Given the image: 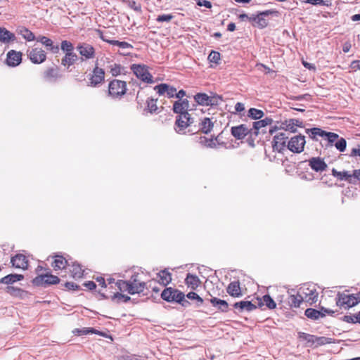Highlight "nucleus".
I'll return each instance as SVG.
<instances>
[{"instance_id": "37", "label": "nucleus", "mask_w": 360, "mask_h": 360, "mask_svg": "<svg viewBox=\"0 0 360 360\" xmlns=\"http://www.w3.org/2000/svg\"><path fill=\"white\" fill-rule=\"evenodd\" d=\"M258 300V305L262 307L266 305L269 309H273L276 307V304L271 297L269 295H264L261 299Z\"/></svg>"}, {"instance_id": "34", "label": "nucleus", "mask_w": 360, "mask_h": 360, "mask_svg": "<svg viewBox=\"0 0 360 360\" xmlns=\"http://www.w3.org/2000/svg\"><path fill=\"white\" fill-rule=\"evenodd\" d=\"M15 40V36L5 27H0V41L7 44Z\"/></svg>"}, {"instance_id": "31", "label": "nucleus", "mask_w": 360, "mask_h": 360, "mask_svg": "<svg viewBox=\"0 0 360 360\" xmlns=\"http://www.w3.org/2000/svg\"><path fill=\"white\" fill-rule=\"evenodd\" d=\"M176 89L167 84H159V95H166L168 98H173Z\"/></svg>"}, {"instance_id": "11", "label": "nucleus", "mask_w": 360, "mask_h": 360, "mask_svg": "<svg viewBox=\"0 0 360 360\" xmlns=\"http://www.w3.org/2000/svg\"><path fill=\"white\" fill-rule=\"evenodd\" d=\"M194 100L200 105L214 106L219 105L221 98L219 96H210L205 93H198L194 96Z\"/></svg>"}, {"instance_id": "23", "label": "nucleus", "mask_w": 360, "mask_h": 360, "mask_svg": "<svg viewBox=\"0 0 360 360\" xmlns=\"http://www.w3.org/2000/svg\"><path fill=\"white\" fill-rule=\"evenodd\" d=\"M44 78L48 82L56 81L61 77L60 70L58 67H50L48 68L44 72Z\"/></svg>"}, {"instance_id": "63", "label": "nucleus", "mask_w": 360, "mask_h": 360, "mask_svg": "<svg viewBox=\"0 0 360 360\" xmlns=\"http://www.w3.org/2000/svg\"><path fill=\"white\" fill-rule=\"evenodd\" d=\"M84 285L89 290H94L96 287V285L94 281H87L84 283Z\"/></svg>"}, {"instance_id": "53", "label": "nucleus", "mask_w": 360, "mask_h": 360, "mask_svg": "<svg viewBox=\"0 0 360 360\" xmlns=\"http://www.w3.org/2000/svg\"><path fill=\"white\" fill-rule=\"evenodd\" d=\"M186 297L190 300H196L199 304H202L203 303V300L201 298L197 293L194 292H190L186 295Z\"/></svg>"}, {"instance_id": "58", "label": "nucleus", "mask_w": 360, "mask_h": 360, "mask_svg": "<svg viewBox=\"0 0 360 360\" xmlns=\"http://www.w3.org/2000/svg\"><path fill=\"white\" fill-rule=\"evenodd\" d=\"M174 16L172 14H164L159 15V22H169Z\"/></svg>"}, {"instance_id": "26", "label": "nucleus", "mask_w": 360, "mask_h": 360, "mask_svg": "<svg viewBox=\"0 0 360 360\" xmlns=\"http://www.w3.org/2000/svg\"><path fill=\"white\" fill-rule=\"evenodd\" d=\"M105 61L108 63L107 68L113 77H117L122 74L124 68L120 64L110 60L109 58H106Z\"/></svg>"}, {"instance_id": "48", "label": "nucleus", "mask_w": 360, "mask_h": 360, "mask_svg": "<svg viewBox=\"0 0 360 360\" xmlns=\"http://www.w3.org/2000/svg\"><path fill=\"white\" fill-rule=\"evenodd\" d=\"M264 112L261 110L252 108L248 110V117L253 120H259L264 116Z\"/></svg>"}, {"instance_id": "28", "label": "nucleus", "mask_w": 360, "mask_h": 360, "mask_svg": "<svg viewBox=\"0 0 360 360\" xmlns=\"http://www.w3.org/2000/svg\"><path fill=\"white\" fill-rule=\"evenodd\" d=\"M185 283L188 288L196 290L200 285L201 281L198 276L189 273L185 278Z\"/></svg>"}, {"instance_id": "15", "label": "nucleus", "mask_w": 360, "mask_h": 360, "mask_svg": "<svg viewBox=\"0 0 360 360\" xmlns=\"http://www.w3.org/2000/svg\"><path fill=\"white\" fill-rule=\"evenodd\" d=\"M27 56L32 63L41 64L46 59L45 51L41 48H33L27 51Z\"/></svg>"}, {"instance_id": "8", "label": "nucleus", "mask_w": 360, "mask_h": 360, "mask_svg": "<svg viewBox=\"0 0 360 360\" xmlns=\"http://www.w3.org/2000/svg\"><path fill=\"white\" fill-rule=\"evenodd\" d=\"M131 70L136 77L141 79L143 82L147 84H152L154 82L153 77L150 73L148 68L146 65L133 64L131 66Z\"/></svg>"}, {"instance_id": "42", "label": "nucleus", "mask_w": 360, "mask_h": 360, "mask_svg": "<svg viewBox=\"0 0 360 360\" xmlns=\"http://www.w3.org/2000/svg\"><path fill=\"white\" fill-rule=\"evenodd\" d=\"M18 33L28 41H32L35 39V36L34 33L25 27H19L18 29Z\"/></svg>"}, {"instance_id": "21", "label": "nucleus", "mask_w": 360, "mask_h": 360, "mask_svg": "<svg viewBox=\"0 0 360 360\" xmlns=\"http://www.w3.org/2000/svg\"><path fill=\"white\" fill-rule=\"evenodd\" d=\"M231 134L237 139H244L249 133L251 129L246 127L245 124H240L238 126L231 127Z\"/></svg>"}, {"instance_id": "4", "label": "nucleus", "mask_w": 360, "mask_h": 360, "mask_svg": "<svg viewBox=\"0 0 360 360\" xmlns=\"http://www.w3.org/2000/svg\"><path fill=\"white\" fill-rule=\"evenodd\" d=\"M161 297L169 302H176L186 307L190 305V302L185 299V294L173 288H166L161 293Z\"/></svg>"}, {"instance_id": "7", "label": "nucleus", "mask_w": 360, "mask_h": 360, "mask_svg": "<svg viewBox=\"0 0 360 360\" xmlns=\"http://www.w3.org/2000/svg\"><path fill=\"white\" fill-rule=\"evenodd\" d=\"M105 70L98 66V63H95L94 67L88 75V86L91 87H97L105 82Z\"/></svg>"}, {"instance_id": "36", "label": "nucleus", "mask_w": 360, "mask_h": 360, "mask_svg": "<svg viewBox=\"0 0 360 360\" xmlns=\"http://www.w3.org/2000/svg\"><path fill=\"white\" fill-rule=\"evenodd\" d=\"M210 302L213 307H217L219 310L223 312H226L229 309V304L226 301L220 300L217 297H212L210 299Z\"/></svg>"}, {"instance_id": "62", "label": "nucleus", "mask_w": 360, "mask_h": 360, "mask_svg": "<svg viewBox=\"0 0 360 360\" xmlns=\"http://www.w3.org/2000/svg\"><path fill=\"white\" fill-rule=\"evenodd\" d=\"M350 66L352 69H353L355 71L358 70H360V60L352 61Z\"/></svg>"}, {"instance_id": "45", "label": "nucleus", "mask_w": 360, "mask_h": 360, "mask_svg": "<svg viewBox=\"0 0 360 360\" xmlns=\"http://www.w3.org/2000/svg\"><path fill=\"white\" fill-rule=\"evenodd\" d=\"M306 131L313 140H317L316 138V136L323 138L324 134H326V131L317 127L307 129Z\"/></svg>"}, {"instance_id": "49", "label": "nucleus", "mask_w": 360, "mask_h": 360, "mask_svg": "<svg viewBox=\"0 0 360 360\" xmlns=\"http://www.w3.org/2000/svg\"><path fill=\"white\" fill-rule=\"evenodd\" d=\"M60 49L65 53L74 52V46L72 43L68 40H63L61 41Z\"/></svg>"}, {"instance_id": "6", "label": "nucleus", "mask_w": 360, "mask_h": 360, "mask_svg": "<svg viewBox=\"0 0 360 360\" xmlns=\"http://www.w3.org/2000/svg\"><path fill=\"white\" fill-rule=\"evenodd\" d=\"M127 82L114 79L108 84V94L112 98H120L127 92Z\"/></svg>"}, {"instance_id": "32", "label": "nucleus", "mask_w": 360, "mask_h": 360, "mask_svg": "<svg viewBox=\"0 0 360 360\" xmlns=\"http://www.w3.org/2000/svg\"><path fill=\"white\" fill-rule=\"evenodd\" d=\"M72 333L75 335H78V336L84 335L91 333V334H97V335H99L103 337H107V335L103 332L98 331L93 328H83L82 329L75 328V330H73Z\"/></svg>"}, {"instance_id": "9", "label": "nucleus", "mask_w": 360, "mask_h": 360, "mask_svg": "<svg viewBox=\"0 0 360 360\" xmlns=\"http://www.w3.org/2000/svg\"><path fill=\"white\" fill-rule=\"evenodd\" d=\"M304 302L312 304L318 300L319 292L313 285L304 284L299 288Z\"/></svg>"}, {"instance_id": "16", "label": "nucleus", "mask_w": 360, "mask_h": 360, "mask_svg": "<svg viewBox=\"0 0 360 360\" xmlns=\"http://www.w3.org/2000/svg\"><path fill=\"white\" fill-rule=\"evenodd\" d=\"M287 139L288 137L285 136L284 133H279L278 134L274 136L272 141V147L274 151L282 153L283 150H285V148L287 147Z\"/></svg>"}, {"instance_id": "3", "label": "nucleus", "mask_w": 360, "mask_h": 360, "mask_svg": "<svg viewBox=\"0 0 360 360\" xmlns=\"http://www.w3.org/2000/svg\"><path fill=\"white\" fill-rule=\"evenodd\" d=\"M116 285L120 291L134 295L142 292L145 289L146 283L141 280L140 274H136L127 281L119 280L116 282Z\"/></svg>"}, {"instance_id": "47", "label": "nucleus", "mask_w": 360, "mask_h": 360, "mask_svg": "<svg viewBox=\"0 0 360 360\" xmlns=\"http://www.w3.org/2000/svg\"><path fill=\"white\" fill-rule=\"evenodd\" d=\"M146 103H147V106L144 110L145 112H150L151 114L155 112L156 111V110L158 109L157 100L153 99V98H148L147 100Z\"/></svg>"}, {"instance_id": "46", "label": "nucleus", "mask_w": 360, "mask_h": 360, "mask_svg": "<svg viewBox=\"0 0 360 360\" xmlns=\"http://www.w3.org/2000/svg\"><path fill=\"white\" fill-rule=\"evenodd\" d=\"M298 338L301 340H305L308 342L314 343L315 341H320L324 339V338H316L314 335L305 333L303 332H300L298 333Z\"/></svg>"}, {"instance_id": "27", "label": "nucleus", "mask_w": 360, "mask_h": 360, "mask_svg": "<svg viewBox=\"0 0 360 360\" xmlns=\"http://www.w3.org/2000/svg\"><path fill=\"white\" fill-rule=\"evenodd\" d=\"M37 40L44 44L47 50L51 51L53 53H58L59 52V46L58 45H54L53 41L45 37V36H39Z\"/></svg>"}, {"instance_id": "64", "label": "nucleus", "mask_w": 360, "mask_h": 360, "mask_svg": "<svg viewBox=\"0 0 360 360\" xmlns=\"http://www.w3.org/2000/svg\"><path fill=\"white\" fill-rule=\"evenodd\" d=\"M354 317H356V314L350 315V316H345V320L349 323H357V321H356V319Z\"/></svg>"}, {"instance_id": "24", "label": "nucleus", "mask_w": 360, "mask_h": 360, "mask_svg": "<svg viewBox=\"0 0 360 360\" xmlns=\"http://www.w3.org/2000/svg\"><path fill=\"white\" fill-rule=\"evenodd\" d=\"M200 142L207 148H216L221 146H224L225 143L221 141V134L212 139H207L204 137L201 139Z\"/></svg>"}, {"instance_id": "39", "label": "nucleus", "mask_w": 360, "mask_h": 360, "mask_svg": "<svg viewBox=\"0 0 360 360\" xmlns=\"http://www.w3.org/2000/svg\"><path fill=\"white\" fill-rule=\"evenodd\" d=\"M273 122V120L271 118L266 117L264 120H261L259 121L254 122L252 124L253 129H255L254 134L257 135L258 131L266 127L267 125L271 124Z\"/></svg>"}, {"instance_id": "55", "label": "nucleus", "mask_w": 360, "mask_h": 360, "mask_svg": "<svg viewBox=\"0 0 360 360\" xmlns=\"http://www.w3.org/2000/svg\"><path fill=\"white\" fill-rule=\"evenodd\" d=\"M128 6L136 11H141V10L140 4L136 3L135 1H128Z\"/></svg>"}, {"instance_id": "29", "label": "nucleus", "mask_w": 360, "mask_h": 360, "mask_svg": "<svg viewBox=\"0 0 360 360\" xmlns=\"http://www.w3.org/2000/svg\"><path fill=\"white\" fill-rule=\"evenodd\" d=\"M77 59L78 57L75 52L65 53L61 59V65L68 69L76 63Z\"/></svg>"}, {"instance_id": "1", "label": "nucleus", "mask_w": 360, "mask_h": 360, "mask_svg": "<svg viewBox=\"0 0 360 360\" xmlns=\"http://www.w3.org/2000/svg\"><path fill=\"white\" fill-rule=\"evenodd\" d=\"M173 111L177 116L175 121V130L179 134H186V130L195 122L193 108H190L187 99L178 100L173 104Z\"/></svg>"}, {"instance_id": "17", "label": "nucleus", "mask_w": 360, "mask_h": 360, "mask_svg": "<svg viewBox=\"0 0 360 360\" xmlns=\"http://www.w3.org/2000/svg\"><path fill=\"white\" fill-rule=\"evenodd\" d=\"M5 291L11 297L19 300L27 299L30 295V293L28 291L12 285H8L6 288Z\"/></svg>"}, {"instance_id": "50", "label": "nucleus", "mask_w": 360, "mask_h": 360, "mask_svg": "<svg viewBox=\"0 0 360 360\" xmlns=\"http://www.w3.org/2000/svg\"><path fill=\"white\" fill-rule=\"evenodd\" d=\"M326 140H327L328 145L332 146L333 143L337 141L339 138V135L334 132H328L326 131V134H324V137Z\"/></svg>"}, {"instance_id": "20", "label": "nucleus", "mask_w": 360, "mask_h": 360, "mask_svg": "<svg viewBox=\"0 0 360 360\" xmlns=\"http://www.w3.org/2000/svg\"><path fill=\"white\" fill-rule=\"evenodd\" d=\"M309 166L316 172H322L326 170L328 165L320 157L311 158L309 160Z\"/></svg>"}, {"instance_id": "10", "label": "nucleus", "mask_w": 360, "mask_h": 360, "mask_svg": "<svg viewBox=\"0 0 360 360\" xmlns=\"http://www.w3.org/2000/svg\"><path fill=\"white\" fill-rule=\"evenodd\" d=\"M60 278L51 273L41 274L32 280L33 285L36 286H46L49 285L58 284Z\"/></svg>"}, {"instance_id": "22", "label": "nucleus", "mask_w": 360, "mask_h": 360, "mask_svg": "<svg viewBox=\"0 0 360 360\" xmlns=\"http://www.w3.org/2000/svg\"><path fill=\"white\" fill-rule=\"evenodd\" d=\"M68 265V262L63 255H56L53 256L51 266L54 271H57L59 270H63L65 269Z\"/></svg>"}, {"instance_id": "40", "label": "nucleus", "mask_w": 360, "mask_h": 360, "mask_svg": "<svg viewBox=\"0 0 360 360\" xmlns=\"http://www.w3.org/2000/svg\"><path fill=\"white\" fill-rule=\"evenodd\" d=\"M172 281V274L167 269L162 270L159 272V284L167 285Z\"/></svg>"}, {"instance_id": "30", "label": "nucleus", "mask_w": 360, "mask_h": 360, "mask_svg": "<svg viewBox=\"0 0 360 360\" xmlns=\"http://www.w3.org/2000/svg\"><path fill=\"white\" fill-rule=\"evenodd\" d=\"M233 307L238 309L240 312L243 311H251L257 309V306L250 301H240L236 302Z\"/></svg>"}, {"instance_id": "52", "label": "nucleus", "mask_w": 360, "mask_h": 360, "mask_svg": "<svg viewBox=\"0 0 360 360\" xmlns=\"http://www.w3.org/2000/svg\"><path fill=\"white\" fill-rule=\"evenodd\" d=\"M109 44L113 46H117L122 49H132L133 46L131 44H129L126 41H120L117 40H114L109 41Z\"/></svg>"}, {"instance_id": "61", "label": "nucleus", "mask_w": 360, "mask_h": 360, "mask_svg": "<svg viewBox=\"0 0 360 360\" xmlns=\"http://www.w3.org/2000/svg\"><path fill=\"white\" fill-rule=\"evenodd\" d=\"M350 155L352 157H360V145H358L356 148H354L352 149Z\"/></svg>"}, {"instance_id": "13", "label": "nucleus", "mask_w": 360, "mask_h": 360, "mask_svg": "<svg viewBox=\"0 0 360 360\" xmlns=\"http://www.w3.org/2000/svg\"><path fill=\"white\" fill-rule=\"evenodd\" d=\"M77 50L81 56L82 60H91L96 56V50L94 47L85 42L79 43L77 46Z\"/></svg>"}, {"instance_id": "19", "label": "nucleus", "mask_w": 360, "mask_h": 360, "mask_svg": "<svg viewBox=\"0 0 360 360\" xmlns=\"http://www.w3.org/2000/svg\"><path fill=\"white\" fill-rule=\"evenodd\" d=\"M22 62V53L11 50L7 53L6 63L10 67H16Z\"/></svg>"}, {"instance_id": "44", "label": "nucleus", "mask_w": 360, "mask_h": 360, "mask_svg": "<svg viewBox=\"0 0 360 360\" xmlns=\"http://www.w3.org/2000/svg\"><path fill=\"white\" fill-rule=\"evenodd\" d=\"M210 64V68H214L219 64L221 60V55L219 52L212 51L207 58Z\"/></svg>"}, {"instance_id": "51", "label": "nucleus", "mask_w": 360, "mask_h": 360, "mask_svg": "<svg viewBox=\"0 0 360 360\" xmlns=\"http://www.w3.org/2000/svg\"><path fill=\"white\" fill-rule=\"evenodd\" d=\"M335 146L340 152H344L347 147V141L342 137L338 138L335 143Z\"/></svg>"}, {"instance_id": "59", "label": "nucleus", "mask_w": 360, "mask_h": 360, "mask_svg": "<svg viewBox=\"0 0 360 360\" xmlns=\"http://www.w3.org/2000/svg\"><path fill=\"white\" fill-rule=\"evenodd\" d=\"M65 287L67 290H76L79 288V286L73 282H66L65 283Z\"/></svg>"}, {"instance_id": "33", "label": "nucleus", "mask_w": 360, "mask_h": 360, "mask_svg": "<svg viewBox=\"0 0 360 360\" xmlns=\"http://www.w3.org/2000/svg\"><path fill=\"white\" fill-rule=\"evenodd\" d=\"M24 279V276L22 274H8L0 279V283L9 285L17 281H20Z\"/></svg>"}, {"instance_id": "18", "label": "nucleus", "mask_w": 360, "mask_h": 360, "mask_svg": "<svg viewBox=\"0 0 360 360\" xmlns=\"http://www.w3.org/2000/svg\"><path fill=\"white\" fill-rule=\"evenodd\" d=\"M12 266L16 269H21L25 270L28 268L29 260L27 257L23 254H16L11 259Z\"/></svg>"}, {"instance_id": "60", "label": "nucleus", "mask_w": 360, "mask_h": 360, "mask_svg": "<svg viewBox=\"0 0 360 360\" xmlns=\"http://www.w3.org/2000/svg\"><path fill=\"white\" fill-rule=\"evenodd\" d=\"M197 4L199 6H205L207 8H210L212 7L211 2L207 0H197Z\"/></svg>"}, {"instance_id": "25", "label": "nucleus", "mask_w": 360, "mask_h": 360, "mask_svg": "<svg viewBox=\"0 0 360 360\" xmlns=\"http://www.w3.org/2000/svg\"><path fill=\"white\" fill-rule=\"evenodd\" d=\"M226 291L233 297H240L243 295L240 283L238 281L231 282L226 288Z\"/></svg>"}, {"instance_id": "38", "label": "nucleus", "mask_w": 360, "mask_h": 360, "mask_svg": "<svg viewBox=\"0 0 360 360\" xmlns=\"http://www.w3.org/2000/svg\"><path fill=\"white\" fill-rule=\"evenodd\" d=\"M84 269L80 264L77 263H72L70 268L71 276L74 278H81L84 275Z\"/></svg>"}, {"instance_id": "54", "label": "nucleus", "mask_w": 360, "mask_h": 360, "mask_svg": "<svg viewBox=\"0 0 360 360\" xmlns=\"http://www.w3.org/2000/svg\"><path fill=\"white\" fill-rule=\"evenodd\" d=\"M252 20L256 21L261 27H264L267 25L266 20L262 18L259 15L253 17Z\"/></svg>"}, {"instance_id": "2", "label": "nucleus", "mask_w": 360, "mask_h": 360, "mask_svg": "<svg viewBox=\"0 0 360 360\" xmlns=\"http://www.w3.org/2000/svg\"><path fill=\"white\" fill-rule=\"evenodd\" d=\"M328 302H332L333 309H347L354 307L360 302V291L356 294H345L338 292L336 297L329 296L327 297Z\"/></svg>"}, {"instance_id": "43", "label": "nucleus", "mask_w": 360, "mask_h": 360, "mask_svg": "<svg viewBox=\"0 0 360 360\" xmlns=\"http://www.w3.org/2000/svg\"><path fill=\"white\" fill-rule=\"evenodd\" d=\"M304 298L301 296V294L297 291L296 295H292L289 299V303L292 307H300V304L304 302Z\"/></svg>"}, {"instance_id": "56", "label": "nucleus", "mask_w": 360, "mask_h": 360, "mask_svg": "<svg viewBox=\"0 0 360 360\" xmlns=\"http://www.w3.org/2000/svg\"><path fill=\"white\" fill-rule=\"evenodd\" d=\"M114 298L117 299L120 301H122L124 302H127L130 300V297L127 295L117 292L113 296Z\"/></svg>"}, {"instance_id": "14", "label": "nucleus", "mask_w": 360, "mask_h": 360, "mask_svg": "<svg viewBox=\"0 0 360 360\" xmlns=\"http://www.w3.org/2000/svg\"><path fill=\"white\" fill-rule=\"evenodd\" d=\"M302 125V122L296 119H290L284 121L281 123L279 127H274L269 129V134H273L278 129H284L285 131H289L290 132L295 133L297 131V127H301Z\"/></svg>"}, {"instance_id": "35", "label": "nucleus", "mask_w": 360, "mask_h": 360, "mask_svg": "<svg viewBox=\"0 0 360 360\" xmlns=\"http://www.w3.org/2000/svg\"><path fill=\"white\" fill-rule=\"evenodd\" d=\"M332 175L340 181H346L349 183H352V176L348 172H338L335 169H333Z\"/></svg>"}, {"instance_id": "57", "label": "nucleus", "mask_w": 360, "mask_h": 360, "mask_svg": "<svg viewBox=\"0 0 360 360\" xmlns=\"http://www.w3.org/2000/svg\"><path fill=\"white\" fill-rule=\"evenodd\" d=\"M302 2L311 4L312 5L325 6L326 3L323 0H300Z\"/></svg>"}, {"instance_id": "41", "label": "nucleus", "mask_w": 360, "mask_h": 360, "mask_svg": "<svg viewBox=\"0 0 360 360\" xmlns=\"http://www.w3.org/2000/svg\"><path fill=\"white\" fill-rule=\"evenodd\" d=\"M214 122L208 117L203 118L200 123V129L204 134H208L213 128Z\"/></svg>"}, {"instance_id": "5", "label": "nucleus", "mask_w": 360, "mask_h": 360, "mask_svg": "<svg viewBox=\"0 0 360 360\" xmlns=\"http://www.w3.org/2000/svg\"><path fill=\"white\" fill-rule=\"evenodd\" d=\"M327 302H328L327 297L323 298L320 302L321 311L312 308H309L305 310V316L309 319L317 320L320 317H323L326 314H333L335 312H338L337 309H333V308L328 306Z\"/></svg>"}, {"instance_id": "12", "label": "nucleus", "mask_w": 360, "mask_h": 360, "mask_svg": "<svg viewBox=\"0 0 360 360\" xmlns=\"http://www.w3.org/2000/svg\"><path fill=\"white\" fill-rule=\"evenodd\" d=\"M305 143L304 136L296 135L288 141L287 148L294 153H300L304 150Z\"/></svg>"}]
</instances>
